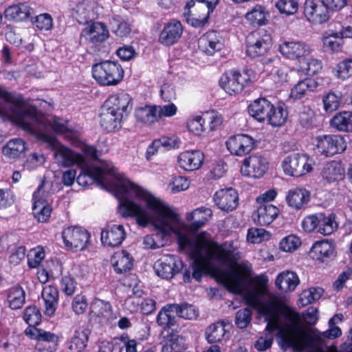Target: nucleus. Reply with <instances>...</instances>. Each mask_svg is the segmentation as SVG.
I'll use <instances>...</instances> for the list:
<instances>
[{"label": "nucleus", "mask_w": 352, "mask_h": 352, "mask_svg": "<svg viewBox=\"0 0 352 352\" xmlns=\"http://www.w3.org/2000/svg\"><path fill=\"white\" fill-rule=\"evenodd\" d=\"M34 24L40 30H49L53 26L52 18L47 13L39 14L36 17Z\"/></svg>", "instance_id": "obj_62"}, {"label": "nucleus", "mask_w": 352, "mask_h": 352, "mask_svg": "<svg viewBox=\"0 0 352 352\" xmlns=\"http://www.w3.org/2000/svg\"><path fill=\"white\" fill-rule=\"evenodd\" d=\"M25 150V144L20 138L10 140L2 149L3 154L9 159L19 157Z\"/></svg>", "instance_id": "obj_45"}, {"label": "nucleus", "mask_w": 352, "mask_h": 352, "mask_svg": "<svg viewBox=\"0 0 352 352\" xmlns=\"http://www.w3.org/2000/svg\"><path fill=\"white\" fill-rule=\"evenodd\" d=\"M43 182L33 194L32 214L38 222H46L51 214L52 208L45 200L47 192L43 188Z\"/></svg>", "instance_id": "obj_19"}, {"label": "nucleus", "mask_w": 352, "mask_h": 352, "mask_svg": "<svg viewBox=\"0 0 352 352\" xmlns=\"http://www.w3.org/2000/svg\"><path fill=\"white\" fill-rule=\"evenodd\" d=\"M7 301L12 309H21L25 302V292L19 285L10 288L7 292Z\"/></svg>", "instance_id": "obj_42"}, {"label": "nucleus", "mask_w": 352, "mask_h": 352, "mask_svg": "<svg viewBox=\"0 0 352 352\" xmlns=\"http://www.w3.org/2000/svg\"><path fill=\"white\" fill-rule=\"evenodd\" d=\"M230 324L227 320H219L211 324L206 330V339L208 343L221 342L230 338Z\"/></svg>", "instance_id": "obj_25"}, {"label": "nucleus", "mask_w": 352, "mask_h": 352, "mask_svg": "<svg viewBox=\"0 0 352 352\" xmlns=\"http://www.w3.org/2000/svg\"><path fill=\"white\" fill-rule=\"evenodd\" d=\"M123 118L119 113L104 106L100 113V125L107 132L114 131L121 127Z\"/></svg>", "instance_id": "obj_34"}, {"label": "nucleus", "mask_w": 352, "mask_h": 352, "mask_svg": "<svg viewBox=\"0 0 352 352\" xmlns=\"http://www.w3.org/2000/svg\"><path fill=\"white\" fill-rule=\"evenodd\" d=\"M301 244L300 239L295 235H289L283 238L279 243L280 249L284 252H293Z\"/></svg>", "instance_id": "obj_57"}, {"label": "nucleus", "mask_w": 352, "mask_h": 352, "mask_svg": "<svg viewBox=\"0 0 352 352\" xmlns=\"http://www.w3.org/2000/svg\"><path fill=\"white\" fill-rule=\"evenodd\" d=\"M135 118L140 122L150 124L157 120L155 106H145L135 110Z\"/></svg>", "instance_id": "obj_49"}, {"label": "nucleus", "mask_w": 352, "mask_h": 352, "mask_svg": "<svg viewBox=\"0 0 352 352\" xmlns=\"http://www.w3.org/2000/svg\"><path fill=\"white\" fill-rule=\"evenodd\" d=\"M91 330L87 327L77 329L72 338L69 349L72 352H82L87 346Z\"/></svg>", "instance_id": "obj_40"}, {"label": "nucleus", "mask_w": 352, "mask_h": 352, "mask_svg": "<svg viewBox=\"0 0 352 352\" xmlns=\"http://www.w3.org/2000/svg\"><path fill=\"white\" fill-rule=\"evenodd\" d=\"M213 199L217 207L227 212L235 210L239 204L238 193L232 188L217 191Z\"/></svg>", "instance_id": "obj_23"}, {"label": "nucleus", "mask_w": 352, "mask_h": 352, "mask_svg": "<svg viewBox=\"0 0 352 352\" xmlns=\"http://www.w3.org/2000/svg\"><path fill=\"white\" fill-rule=\"evenodd\" d=\"M333 252L334 248L332 243L325 240L316 242L310 251L312 256L318 260L329 258L333 254Z\"/></svg>", "instance_id": "obj_46"}, {"label": "nucleus", "mask_w": 352, "mask_h": 352, "mask_svg": "<svg viewBox=\"0 0 352 352\" xmlns=\"http://www.w3.org/2000/svg\"><path fill=\"white\" fill-rule=\"evenodd\" d=\"M300 283L298 275L291 271H284L279 273L276 278V286L283 292L294 291Z\"/></svg>", "instance_id": "obj_35"}, {"label": "nucleus", "mask_w": 352, "mask_h": 352, "mask_svg": "<svg viewBox=\"0 0 352 352\" xmlns=\"http://www.w3.org/2000/svg\"><path fill=\"white\" fill-rule=\"evenodd\" d=\"M170 307V304L164 307L157 316V323L164 329H173L177 323L175 316L171 314L175 311Z\"/></svg>", "instance_id": "obj_47"}, {"label": "nucleus", "mask_w": 352, "mask_h": 352, "mask_svg": "<svg viewBox=\"0 0 352 352\" xmlns=\"http://www.w3.org/2000/svg\"><path fill=\"white\" fill-rule=\"evenodd\" d=\"M219 0H190L186 6V21L192 26L201 27L208 21L209 14Z\"/></svg>", "instance_id": "obj_6"}, {"label": "nucleus", "mask_w": 352, "mask_h": 352, "mask_svg": "<svg viewBox=\"0 0 352 352\" xmlns=\"http://www.w3.org/2000/svg\"><path fill=\"white\" fill-rule=\"evenodd\" d=\"M272 110L273 104L263 98L255 100L248 107L250 115L261 122L267 120Z\"/></svg>", "instance_id": "obj_30"}, {"label": "nucleus", "mask_w": 352, "mask_h": 352, "mask_svg": "<svg viewBox=\"0 0 352 352\" xmlns=\"http://www.w3.org/2000/svg\"><path fill=\"white\" fill-rule=\"evenodd\" d=\"M81 168L80 174L76 177V182L79 185L86 186L89 182H97L99 185L104 187L107 183L105 180V174L115 175V170L111 168H102L99 166H89L85 160V165L78 166Z\"/></svg>", "instance_id": "obj_10"}, {"label": "nucleus", "mask_w": 352, "mask_h": 352, "mask_svg": "<svg viewBox=\"0 0 352 352\" xmlns=\"http://www.w3.org/2000/svg\"><path fill=\"white\" fill-rule=\"evenodd\" d=\"M245 18L253 25H263L267 21V13L263 7L256 6L245 14Z\"/></svg>", "instance_id": "obj_53"}, {"label": "nucleus", "mask_w": 352, "mask_h": 352, "mask_svg": "<svg viewBox=\"0 0 352 352\" xmlns=\"http://www.w3.org/2000/svg\"><path fill=\"white\" fill-rule=\"evenodd\" d=\"M182 261L173 254L164 255L155 263L154 269L157 276L165 279L172 278L183 268Z\"/></svg>", "instance_id": "obj_13"}, {"label": "nucleus", "mask_w": 352, "mask_h": 352, "mask_svg": "<svg viewBox=\"0 0 352 352\" xmlns=\"http://www.w3.org/2000/svg\"><path fill=\"white\" fill-rule=\"evenodd\" d=\"M324 290L321 287H311L309 289L304 290L300 294L299 302L302 306L311 304L320 299Z\"/></svg>", "instance_id": "obj_51"}, {"label": "nucleus", "mask_w": 352, "mask_h": 352, "mask_svg": "<svg viewBox=\"0 0 352 352\" xmlns=\"http://www.w3.org/2000/svg\"><path fill=\"white\" fill-rule=\"evenodd\" d=\"M252 319V312L248 309H239L235 316V324L241 329L245 328L250 322Z\"/></svg>", "instance_id": "obj_60"}, {"label": "nucleus", "mask_w": 352, "mask_h": 352, "mask_svg": "<svg viewBox=\"0 0 352 352\" xmlns=\"http://www.w3.org/2000/svg\"><path fill=\"white\" fill-rule=\"evenodd\" d=\"M32 9L25 3H19L9 6L4 12L5 17L10 21H23L31 15Z\"/></svg>", "instance_id": "obj_38"}, {"label": "nucleus", "mask_w": 352, "mask_h": 352, "mask_svg": "<svg viewBox=\"0 0 352 352\" xmlns=\"http://www.w3.org/2000/svg\"><path fill=\"white\" fill-rule=\"evenodd\" d=\"M211 216L212 210L207 208H197L192 212L187 214V219L192 221L190 225V230L192 232L197 231L206 223Z\"/></svg>", "instance_id": "obj_39"}, {"label": "nucleus", "mask_w": 352, "mask_h": 352, "mask_svg": "<svg viewBox=\"0 0 352 352\" xmlns=\"http://www.w3.org/2000/svg\"><path fill=\"white\" fill-rule=\"evenodd\" d=\"M316 148L326 157L342 153L346 148V142L340 135H324L316 138Z\"/></svg>", "instance_id": "obj_12"}, {"label": "nucleus", "mask_w": 352, "mask_h": 352, "mask_svg": "<svg viewBox=\"0 0 352 352\" xmlns=\"http://www.w3.org/2000/svg\"><path fill=\"white\" fill-rule=\"evenodd\" d=\"M92 76L100 85L115 86L123 79L124 69L117 62L105 60L93 65Z\"/></svg>", "instance_id": "obj_5"}, {"label": "nucleus", "mask_w": 352, "mask_h": 352, "mask_svg": "<svg viewBox=\"0 0 352 352\" xmlns=\"http://www.w3.org/2000/svg\"><path fill=\"white\" fill-rule=\"evenodd\" d=\"M337 76L342 80L352 76V58H346L338 64Z\"/></svg>", "instance_id": "obj_59"}, {"label": "nucleus", "mask_w": 352, "mask_h": 352, "mask_svg": "<svg viewBox=\"0 0 352 352\" xmlns=\"http://www.w3.org/2000/svg\"><path fill=\"white\" fill-rule=\"evenodd\" d=\"M331 126L340 131H352V112L343 111L337 113L331 120Z\"/></svg>", "instance_id": "obj_43"}, {"label": "nucleus", "mask_w": 352, "mask_h": 352, "mask_svg": "<svg viewBox=\"0 0 352 352\" xmlns=\"http://www.w3.org/2000/svg\"><path fill=\"white\" fill-rule=\"evenodd\" d=\"M341 94L340 92L329 91L324 98V109L327 112H333L337 110L341 103Z\"/></svg>", "instance_id": "obj_52"}, {"label": "nucleus", "mask_w": 352, "mask_h": 352, "mask_svg": "<svg viewBox=\"0 0 352 352\" xmlns=\"http://www.w3.org/2000/svg\"><path fill=\"white\" fill-rule=\"evenodd\" d=\"M279 210L270 204H260L253 213L254 221L261 226L270 225L278 216Z\"/></svg>", "instance_id": "obj_29"}, {"label": "nucleus", "mask_w": 352, "mask_h": 352, "mask_svg": "<svg viewBox=\"0 0 352 352\" xmlns=\"http://www.w3.org/2000/svg\"><path fill=\"white\" fill-rule=\"evenodd\" d=\"M267 168L268 162L266 158L258 155H252L243 160L241 173L244 176L260 178Z\"/></svg>", "instance_id": "obj_16"}, {"label": "nucleus", "mask_w": 352, "mask_h": 352, "mask_svg": "<svg viewBox=\"0 0 352 352\" xmlns=\"http://www.w3.org/2000/svg\"><path fill=\"white\" fill-rule=\"evenodd\" d=\"M203 122L208 123V131L217 130L223 123L221 114L215 111H209L203 113Z\"/></svg>", "instance_id": "obj_54"}, {"label": "nucleus", "mask_w": 352, "mask_h": 352, "mask_svg": "<svg viewBox=\"0 0 352 352\" xmlns=\"http://www.w3.org/2000/svg\"><path fill=\"white\" fill-rule=\"evenodd\" d=\"M304 14L308 21L316 23H324L330 17L329 11L323 0H306Z\"/></svg>", "instance_id": "obj_18"}, {"label": "nucleus", "mask_w": 352, "mask_h": 352, "mask_svg": "<svg viewBox=\"0 0 352 352\" xmlns=\"http://www.w3.org/2000/svg\"><path fill=\"white\" fill-rule=\"evenodd\" d=\"M41 314L36 306L28 307L23 313V319L29 327L25 329V335L38 341L55 342L57 336L49 331L36 328L41 321Z\"/></svg>", "instance_id": "obj_7"}, {"label": "nucleus", "mask_w": 352, "mask_h": 352, "mask_svg": "<svg viewBox=\"0 0 352 352\" xmlns=\"http://www.w3.org/2000/svg\"><path fill=\"white\" fill-rule=\"evenodd\" d=\"M54 151V157L56 163L63 167H69L74 164L78 166L85 165V159L79 153H76L70 148L61 144H53L52 145Z\"/></svg>", "instance_id": "obj_15"}, {"label": "nucleus", "mask_w": 352, "mask_h": 352, "mask_svg": "<svg viewBox=\"0 0 352 352\" xmlns=\"http://www.w3.org/2000/svg\"><path fill=\"white\" fill-rule=\"evenodd\" d=\"M344 36L342 30L334 32L328 30L325 32L322 36L323 48L326 51L331 52H338L342 50L344 45Z\"/></svg>", "instance_id": "obj_31"}, {"label": "nucleus", "mask_w": 352, "mask_h": 352, "mask_svg": "<svg viewBox=\"0 0 352 352\" xmlns=\"http://www.w3.org/2000/svg\"><path fill=\"white\" fill-rule=\"evenodd\" d=\"M276 7L282 14L292 15L295 14L298 9V3L296 0H278Z\"/></svg>", "instance_id": "obj_56"}, {"label": "nucleus", "mask_w": 352, "mask_h": 352, "mask_svg": "<svg viewBox=\"0 0 352 352\" xmlns=\"http://www.w3.org/2000/svg\"><path fill=\"white\" fill-rule=\"evenodd\" d=\"M203 114L190 118L187 122V127L195 135H200L204 132L203 123Z\"/></svg>", "instance_id": "obj_61"}, {"label": "nucleus", "mask_w": 352, "mask_h": 352, "mask_svg": "<svg viewBox=\"0 0 352 352\" xmlns=\"http://www.w3.org/2000/svg\"><path fill=\"white\" fill-rule=\"evenodd\" d=\"M246 78L237 71L230 70L224 73L219 80L220 86L229 94L241 92Z\"/></svg>", "instance_id": "obj_24"}, {"label": "nucleus", "mask_w": 352, "mask_h": 352, "mask_svg": "<svg viewBox=\"0 0 352 352\" xmlns=\"http://www.w3.org/2000/svg\"><path fill=\"white\" fill-rule=\"evenodd\" d=\"M318 87V82L313 78H307L298 81L292 89L289 98L294 100H300L313 92Z\"/></svg>", "instance_id": "obj_36"}, {"label": "nucleus", "mask_w": 352, "mask_h": 352, "mask_svg": "<svg viewBox=\"0 0 352 352\" xmlns=\"http://www.w3.org/2000/svg\"><path fill=\"white\" fill-rule=\"evenodd\" d=\"M344 175V170L340 164L331 162L327 164L322 171V175L329 182L341 179Z\"/></svg>", "instance_id": "obj_48"}, {"label": "nucleus", "mask_w": 352, "mask_h": 352, "mask_svg": "<svg viewBox=\"0 0 352 352\" xmlns=\"http://www.w3.org/2000/svg\"><path fill=\"white\" fill-rule=\"evenodd\" d=\"M310 199V193L305 188H294L289 190L286 197L287 204L296 210L303 208Z\"/></svg>", "instance_id": "obj_33"}, {"label": "nucleus", "mask_w": 352, "mask_h": 352, "mask_svg": "<svg viewBox=\"0 0 352 352\" xmlns=\"http://www.w3.org/2000/svg\"><path fill=\"white\" fill-rule=\"evenodd\" d=\"M178 243L181 248L190 251L193 261L190 270H186L184 278L190 282V276L197 281H201L202 275L216 270L219 266L232 267L229 273L221 272L220 278L225 286L231 292H240L245 281L250 276L252 265L242 263L232 267L240 258L239 251L233 246L232 242L219 243L205 232L199 233L192 241L185 234L178 233Z\"/></svg>", "instance_id": "obj_1"}, {"label": "nucleus", "mask_w": 352, "mask_h": 352, "mask_svg": "<svg viewBox=\"0 0 352 352\" xmlns=\"http://www.w3.org/2000/svg\"><path fill=\"white\" fill-rule=\"evenodd\" d=\"M226 144L230 153L236 156H243L251 152L255 147L254 138L242 133L231 136Z\"/></svg>", "instance_id": "obj_17"}, {"label": "nucleus", "mask_w": 352, "mask_h": 352, "mask_svg": "<svg viewBox=\"0 0 352 352\" xmlns=\"http://www.w3.org/2000/svg\"><path fill=\"white\" fill-rule=\"evenodd\" d=\"M170 307L175 311L177 316L186 320H195L199 314V309L195 305L187 302L170 304Z\"/></svg>", "instance_id": "obj_44"}, {"label": "nucleus", "mask_w": 352, "mask_h": 352, "mask_svg": "<svg viewBox=\"0 0 352 352\" xmlns=\"http://www.w3.org/2000/svg\"><path fill=\"white\" fill-rule=\"evenodd\" d=\"M0 116L15 121L23 129L37 137L47 140L49 133L63 134L72 144L77 146L76 133L68 126V121L54 117L46 120L36 109L28 105L21 95L8 93L0 87Z\"/></svg>", "instance_id": "obj_4"}, {"label": "nucleus", "mask_w": 352, "mask_h": 352, "mask_svg": "<svg viewBox=\"0 0 352 352\" xmlns=\"http://www.w3.org/2000/svg\"><path fill=\"white\" fill-rule=\"evenodd\" d=\"M74 17L80 24H88L95 18L93 4L88 1H82L76 5Z\"/></svg>", "instance_id": "obj_41"}, {"label": "nucleus", "mask_w": 352, "mask_h": 352, "mask_svg": "<svg viewBox=\"0 0 352 352\" xmlns=\"http://www.w3.org/2000/svg\"><path fill=\"white\" fill-rule=\"evenodd\" d=\"M65 246L74 251L82 250L85 248L89 234L88 232L80 227H68L62 234Z\"/></svg>", "instance_id": "obj_14"}, {"label": "nucleus", "mask_w": 352, "mask_h": 352, "mask_svg": "<svg viewBox=\"0 0 352 352\" xmlns=\"http://www.w3.org/2000/svg\"><path fill=\"white\" fill-rule=\"evenodd\" d=\"M72 308L76 314H84L87 308L86 297L82 294L76 296L72 301Z\"/></svg>", "instance_id": "obj_64"}, {"label": "nucleus", "mask_w": 352, "mask_h": 352, "mask_svg": "<svg viewBox=\"0 0 352 352\" xmlns=\"http://www.w3.org/2000/svg\"><path fill=\"white\" fill-rule=\"evenodd\" d=\"M200 50L208 55H213L223 47L221 36L216 31L208 32L202 35L198 41Z\"/></svg>", "instance_id": "obj_26"}, {"label": "nucleus", "mask_w": 352, "mask_h": 352, "mask_svg": "<svg viewBox=\"0 0 352 352\" xmlns=\"http://www.w3.org/2000/svg\"><path fill=\"white\" fill-rule=\"evenodd\" d=\"M204 158V153L199 150L186 151L177 156V164L186 171H194L201 167Z\"/></svg>", "instance_id": "obj_21"}, {"label": "nucleus", "mask_w": 352, "mask_h": 352, "mask_svg": "<svg viewBox=\"0 0 352 352\" xmlns=\"http://www.w3.org/2000/svg\"><path fill=\"white\" fill-rule=\"evenodd\" d=\"M183 27L177 20L167 23L159 36V41L164 45L169 46L175 44L182 36Z\"/></svg>", "instance_id": "obj_28"}, {"label": "nucleus", "mask_w": 352, "mask_h": 352, "mask_svg": "<svg viewBox=\"0 0 352 352\" xmlns=\"http://www.w3.org/2000/svg\"><path fill=\"white\" fill-rule=\"evenodd\" d=\"M278 50L284 57L299 61L311 52L309 45L302 41H284L279 45Z\"/></svg>", "instance_id": "obj_20"}, {"label": "nucleus", "mask_w": 352, "mask_h": 352, "mask_svg": "<svg viewBox=\"0 0 352 352\" xmlns=\"http://www.w3.org/2000/svg\"><path fill=\"white\" fill-rule=\"evenodd\" d=\"M41 296L45 303V314L48 316H54L58 303V289L55 286L46 285L43 289Z\"/></svg>", "instance_id": "obj_32"}, {"label": "nucleus", "mask_w": 352, "mask_h": 352, "mask_svg": "<svg viewBox=\"0 0 352 352\" xmlns=\"http://www.w3.org/2000/svg\"><path fill=\"white\" fill-rule=\"evenodd\" d=\"M104 105L124 118L132 110V98L128 94L121 92L111 96L106 100Z\"/></svg>", "instance_id": "obj_22"}, {"label": "nucleus", "mask_w": 352, "mask_h": 352, "mask_svg": "<svg viewBox=\"0 0 352 352\" xmlns=\"http://www.w3.org/2000/svg\"><path fill=\"white\" fill-rule=\"evenodd\" d=\"M287 117V113L283 107H274L273 105V110L270 112L267 120L274 126H280L285 122Z\"/></svg>", "instance_id": "obj_55"}, {"label": "nucleus", "mask_w": 352, "mask_h": 352, "mask_svg": "<svg viewBox=\"0 0 352 352\" xmlns=\"http://www.w3.org/2000/svg\"><path fill=\"white\" fill-rule=\"evenodd\" d=\"M338 228V223L335 221V216L324 217L320 214V224L318 232L323 235H329Z\"/></svg>", "instance_id": "obj_50"}, {"label": "nucleus", "mask_w": 352, "mask_h": 352, "mask_svg": "<svg viewBox=\"0 0 352 352\" xmlns=\"http://www.w3.org/2000/svg\"><path fill=\"white\" fill-rule=\"evenodd\" d=\"M45 257L43 250H32L28 254V264L30 268L37 267Z\"/></svg>", "instance_id": "obj_63"}, {"label": "nucleus", "mask_w": 352, "mask_h": 352, "mask_svg": "<svg viewBox=\"0 0 352 352\" xmlns=\"http://www.w3.org/2000/svg\"><path fill=\"white\" fill-rule=\"evenodd\" d=\"M245 300L265 316L267 331H277L278 342L283 351L292 349L293 352H302L313 346L314 338L304 327L300 314L287 306L281 309L280 296L271 294L263 302L256 294L249 293Z\"/></svg>", "instance_id": "obj_3"}, {"label": "nucleus", "mask_w": 352, "mask_h": 352, "mask_svg": "<svg viewBox=\"0 0 352 352\" xmlns=\"http://www.w3.org/2000/svg\"><path fill=\"white\" fill-rule=\"evenodd\" d=\"M283 168L286 175L300 177L312 170V160L300 153H291L283 161Z\"/></svg>", "instance_id": "obj_11"}, {"label": "nucleus", "mask_w": 352, "mask_h": 352, "mask_svg": "<svg viewBox=\"0 0 352 352\" xmlns=\"http://www.w3.org/2000/svg\"><path fill=\"white\" fill-rule=\"evenodd\" d=\"M272 44L271 36L263 29L250 33L246 37V53L252 58L264 55Z\"/></svg>", "instance_id": "obj_9"}, {"label": "nucleus", "mask_w": 352, "mask_h": 352, "mask_svg": "<svg viewBox=\"0 0 352 352\" xmlns=\"http://www.w3.org/2000/svg\"><path fill=\"white\" fill-rule=\"evenodd\" d=\"M77 287V283L74 277L66 275L61 278L60 282V290L67 296H72Z\"/></svg>", "instance_id": "obj_58"}, {"label": "nucleus", "mask_w": 352, "mask_h": 352, "mask_svg": "<svg viewBox=\"0 0 352 352\" xmlns=\"http://www.w3.org/2000/svg\"><path fill=\"white\" fill-rule=\"evenodd\" d=\"M126 232L122 225H107L101 232V241L110 247H117L125 239Z\"/></svg>", "instance_id": "obj_27"}, {"label": "nucleus", "mask_w": 352, "mask_h": 352, "mask_svg": "<svg viewBox=\"0 0 352 352\" xmlns=\"http://www.w3.org/2000/svg\"><path fill=\"white\" fill-rule=\"evenodd\" d=\"M116 195L121 201L119 212L123 217H135L137 223L146 227L151 221L160 232L144 238L145 248L157 249L164 245L166 233L175 232L177 214L163 202L135 185L122 175L116 176Z\"/></svg>", "instance_id": "obj_2"}, {"label": "nucleus", "mask_w": 352, "mask_h": 352, "mask_svg": "<svg viewBox=\"0 0 352 352\" xmlns=\"http://www.w3.org/2000/svg\"><path fill=\"white\" fill-rule=\"evenodd\" d=\"M109 37L107 25L102 22H93L82 29L80 33L81 42L90 47L92 52L99 50V46Z\"/></svg>", "instance_id": "obj_8"}, {"label": "nucleus", "mask_w": 352, "mask_h": 352, "mask_svg": "<svg viewBox=\"0 0 352 352\" xmlns=\"http://www.w3.org/2000/svg\"><path fill=\"white\" fill-rule=\"evenodd\" d=\"M114 270L118 274H123L130 271L133 265V260L131 254L125 250L116 252L111 259Z\"/></svg>", "instance_id": "obj_37"}]
</instances>
